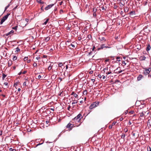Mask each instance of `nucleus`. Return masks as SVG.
Returning <instances> with one entry per match:
<instances>
[{
	"label": "nucleus",
	"mask_w": 151,
	"mask_h": 151,
	"mask_svg": "<svg viewBox=\"0 0 151 151\" xmlns=\"http://www.w3.org/2000/svg\"><path fill=\"white\" fill-rule=\"evenodd\" d=\"M9 14H8L3 17L1 20L0 24H2V23L5 21V20L7 19Z\"/></svg>",
	"instance_id": "obj_1"
},
{
	"label": "nucleus",
	"mask_w": 151,
	"mask_h": 151,
	"mask_svg": "<svg viewBox=\"0 0 151 151\" xmlns=\"http://www.w3.org/2000/svg\"><path fill=\"white\" fill-rule=\"evenodd\" d=\"M81 115V114H78L77 116L74 119V120L75 121L79 122L80 120Z\"/></svg>",
	"instance_id": "obj_2"
},
{
	"label": "nucleus",
	"mask_w": 151,
	"mask_h": 151,
	"mask_svg": "<svg viewBox=\"0 0 151 151\" xmlns=\"http://www.w3.org/2000/svg\"><path fill=\"white\" fill-rule=\"evenodd\" d=\"M29 20L27 19H26L25 20H23L22 22V25L23 26H25L27 24Z\"/></svg>",
	"instance_id": "obj_3"
},
{
	"label": "nucleus",
	"mask_w": 151,
	"mask_h": 151,
	"mask_svg": "<svg viewBox=\"0 0 151 151\" xmlns=\"http://www.w3.org/2000/svg\"><path fill=\"white\" fill-rule=\"evenodd\" d=\"M97 103L96 102H95L91 104L89 108L91 109H92L96 107L97 106V105H96Z\"/></svg>",
	"instance_id": "obj_4"
},
{
	"label": "nucleus",
	"mask_w": 151,
	"mask_h": 151,
	"mask_svg": "<svg viewBox=\"0 0 151 151\" xmlns=\"http://www.w3.org/2000/svg\"><path fill=\"white\" fill-rule=\"evenodd\" d=\"M54 5V4H50V5H48L45 8V9L46 10H47L48 9H50L51 8L53 5Z\"/></svg>",
	"instance_id": "obj_5"
},
{
	"label": "nucleus",
	"mask_w": 151,
	"mask_h": 151,
	"mask_svg": "<svg viewBox=\"0 0 151 151\" xmlns=\"http://www.w3.org/2000/svg\"><path fill=\"white\" fill-rule=\"evenodd\" d=\"M99 39L102 42H104L106 40L104 37H102L101 36H100L99 37Z\"/></svg>",
	"instance_id": "obj_6"
},
{
	"label": "nucleus",
	"mask_w": 151,
	"mask_h": 151,
	"mask_svg": "<svg viewBox=\"0 0 151 151\" xmlns=\"http://www.w3.org/2000/svg\"><path fill=\"white\" fill-rule=\"evenodd\" d=\"M105 47L108 48H110V47H108L105 46V45L104 44H102L101 45V49H103Z\"/></svg>",
	"instance_id": "obj_7"
},
{
	"label": "nucleus",
	"mask_w": 151,
	"mask_h": 151,
	"mask_svg": "<svg viewBox=\"0 0 151 151\" xmlns=\"http://www.w3.org/2000/svg\"><path fill=\"white\" fill-rule=\"evenodd\" d=\"M150 73V71L147 70L146 69L144 72V73L145 75H147Z\"/></svg>",
	"instance_id": "obj_8"
},
{
	"label": "nucleus",
	"mask_w": 151,
	"mask_h": 151,
	"mask_svg": "<svg viewBox=\"0 0 151 151\" xmlns=\"http://www.w3.org/2000/svg\"><path fill=\"white\" fill-rule=\"evenodd\" d=\"M12 64V62L11 60H9L8 62L9 66H10Z\"/></svg>",
	"instance_id": "obj_9"
},
{
	"label": "nucleus",
	"mask_w": 151,
	"mask_h": 151,
	"mask_svg": "<svg viewBox=\"0 0 151 151\" xmlns=\"http://www.w3.org/2000/svg\"><path fill=\"white\" fill-rule=\"evenodd\" d=\"M50 39V38L49 37H47L45 39V41L46 42H47L49 41Z\"/></svg>",
	"instance_id": "obj_10"
},
{
	"label": "nucleus",
	"mask_w": 151,
	"mask_h": 151,
	"mask_svg": "<svg viewBox=\"0 0 151 151\" xmlns=\"http://www.w3.org/2000/svg\"><path fill=\"white\" fill-rule=\"evenodd\" d=\"M37 1L40 4H43L44 3V2L42 1L41 0H37Z\"/></svg>",
	"instance_id": "obj_11"
},
{
	"label": "nucleus",
	"mask_w": 151,
	"mask_h": 151,
	"mask_svg": "<svg viewBox=\"0 0 151 151\" xmlns=\"http://www.w3.org/2000/svg\"><path fill=\"white\" fill-rule=\"evenodd\" d=\"M72 124H68L67 125V127L68 128H70L71 127H72Z\"/></svg>",
	"instance_id": "obj_12"
},
{
	"label": "nucleus",
	"mask_w": 151,
	"mask_h": 151,
	"mask_svg": "<svg viewBox=\"0 0 151 151\" xmlns=\"http://www.w3.org/2000/svg\"><path fill=\"white\" fill-rule=\"evenodd\" d=\"M49 20V19H47L44 22V23L43 24L46 25L47 22H48V21Z\"/></svg>",
	"instance_id": "obj_13"
},
{
	"label": "nucleus",
	"mask_w": 151,
	"mask_h": 151,
	"mask_svg": "<svg viewBox=\"0 0 151 151\" xmlns=\"http://www.w3.org/2000/svg\"><path fill=\"white\" fill-rule=\"evenodd\" d=\"M142 77V75H139L137 78L138 80H140Z\"/></svg>",
	"instance_id": "obj_14"
},
{
	"label": "nucleus",
	"mask_w": 151,
	"mask_h": 151,
	"mask_svg": "<svg viewBox=\"0 0 151 151\" xmlns=\"http://www.w3.org/2000/svg\"><path fill=\"white\" fill-rule=\"evenodd\" d=\"M63 64L62 63H60L58 64L59 66L60 67H61L63 66Z\"/></svg>",
	"instance_id": "obj_15"
},
{
	"label": "nucleus",
	"mask_w": 151,
	"mask_h": 151,
	"mask_svg": "<svg viewBox=\"0 0 151 151\" xmlns=\"http://www.w3.org/2000/svg\"><path fill=\"white\" fill-rule=\"evenodd\" d=\"M17 57L16 56H14L13 58V60H15L17 59Z\"/></svg>",
	"instance_id": "obj_16"
},
{
	"label": "nucleus",
	"mask_w": 151,
	"mask_h": 151,
	"mask_svg": "<svg viewBox=\"0 0 151 151\" xmlns=\"http://www.w3.org/2000/svg\"><path fill=\"white\" fill-rule=\"evenodd\" d=\"M6 75L4 74H3V77H2V79L3 80H4V78L6 77Z\"/></svg>",
	"instance_id": "obj_17"
},
{
	"label": "nucleus",
	"mask_w": 151,
	"mask_h": 151,
	"mask_svg": "<svg viewBox=\"0 0 151 151\" xmlns=\"http://www.w3.org/2000/svg\"><path fill=\"white\" fill-rule=\"evenodd\" d=\"M125 137V135L124 134H122L121 135V138L124 139Z\"/></svg>",
	"instance_id": "obj_18"
},
{
	"label": "nucleus",
	"mask_w": 151,
	"mask_h": 151,
	"mask_svg": "<svg viewBox=\"0 0 151 151\" xmlns=\"http://www.w3.org/2000/svg\"><path fill=\"white\" fill-rule=\"evenodd\" d=\"M150 45H148V46H147V50H150Z\"/></svg>",
	"instance_id": "obj_19"
},
{
	"label": "nucleus",
	"mask_w": 151,
	"mask_h": 151,
	"mask_svg": "<svg viewBox=\"0 0 151 151\" xmlns=\"http://www.w3.org/2000/svg\"><path fill=\"white\" fill-rule=\"evenodd\" d=\"M28 60V57H25L24 59V61L27 60Z\"/></svg>",
	"instance_id": "obj_20"
},
{
	"label": "nucleus",
	"mask_w": 151,
	"mask_h": 151,
	"mask_svg": "<svg viewBox=\"0 0 151 151\" xmlns=\"http://www.w3.org/2000/svg\"><path fill=\"white\" fill-rule=\"evenodd\" d=\"M9 150L11 151H16V150L15 149H13L12 148H10L9 149Z\"/></svg>",
	"instance_id": "obj_21"
},
{
	"label": "nucleus",
	"mask_w": 151,
	"mask_h": 151,
	"mask_svg": "<svg viewBox=\"0 0 151 151\" xmlns=\"http://www.w3.org/2000/svg\"><path fill=\"white\" fill-rule=\"evenodd\" d=\"M14 32V31L13 30H12L11 31H10L8 33V35L10 34H12Z\"/></svg>",
	"instance_id": "obj_22"
},
{
	"label": "nucleus",
	"mask_w": 151,
	"mask_h": 151,
	"mask_svg": "<svg viewBox=\"0 0 151 151\" xmlns=\"http://www.w3.org/2000/svg\"><path fill=\"white\" fill-rule=\"evenodd\" d=\"M52 69V67L51 65H50L48 68V69L49 70H50Z\"/></svg>",
	"instance_id": "obj_23"
},
{
	"label": "nucleus",
	"mask_w": 151,
	"mask_h": 151,
	"mask_svg": "<svg viewBox=\"0 0 151 151\" xmlns=\"http://www.w3.org/2000/svg\"><path fill=\"white\" fill-rule=\"evenodd\" d=\"M37 64L35 63H34L33 64V66L34 67H37Z\"/></svg>",
	"instance_id": "obj_24"
},
{
	"label": "nucleus",
	"mask_w": 151,
	"mask_h": 151,
	"mask_svg": "<svg viewBox=\"0 0 151 151\" xmlns=\"http://www.w3.org/2000/svg\"><path fill=\"white\" fill-rule=\"evenodd\" d=\"M148 151H151V148L150 147H147Z\"/></svg>",
	"instance_id": "obj_25"
},
{
	"label": "nucleus",
	"mask_w": 151,
	"mask_h": 151,
	"mask_svg": "<svg viewBox=\"0 0 151 151\" xmlns=\"http://www.w3.org/2000/svg\"><path fill=\"white\" fill-rule=\"evenodd\" d=\"M17 27H18L17 26H16L14 27H13L12 29H14L16 30L17 29Z\"/></svg>",
	"instance_id": "obj_26"
},
{
	"label": "nucleus",
	"mask_w": 151,
	"mask_h": 151,
	"mask_svg": "<svg viewBox=\"0 0 151 151\" xmlns=\"http://www.w3.org/2000/svg\"><path fill=\"white\" fill-rule=\"evenodd\" d=\"M73 96L74 97L76 98H77L78 97V95L76 93H75V94H74V95Z\"/></svg>",
	"instance_id": "obj_27"
},
{
	"label": "nucleus",
	"mask_w": 151,
	"mask_h": 151,
	"mask_svg": "<svg viewBox=\"0 0 151 151\" xmlns=\"http://www.w3.org/2000/svg\"><path fill=\"white\" fill-rule=\"evenodd\" d=\"M117 60L118 61H120V58H119V57H117Z\"/></svg>",
	"instance_id": "obj_28"
},
{
	"label": "nucleus",
	"mask_w": 151,
	"mask_h": 151,
	"mask_svg": "<svg viewBox=\"0 0 151 151\" xmlns=\"http://www.w3.org/2000/svg\"><path fill=\"white\" fill-rule=\"evenodd\" d=\"M9 4L5 8V10H6L9 7Z\"/></svg>",
	"instance_id": "obj_29"
},
{
	"label": "nucleus",
	"mask_w": 151,
	"mask_h": 151,
	"mask_svg": "<svg viewBox=\"0 0 151 151\" xmlns=\"http://www.w3.org/2000/svg\"><path fill=\"white\" fill-rule=\"evenodd\" d=\"M63 12V10H61L60 11V14H62Z\"/></svg>",
	"instance_id": "obj_30"
},
{
	"label": "nucleus",
	"mask_w": 151,
	"mask_h": 151,
	"mask_svg": "<svg viewBox=\"0 0 151 151\" xmlns=\"http://www.w3.org/2000/svg\"><path fill=\"white\" fill-rule=\"evenodd\" d=\"M146 113V112L145 111H143L142 112V113L143 114V115H145V116Z\"/></svg>",
	"instance_id": "obj_31"
},
{
	"label": "nucleus",
	"mask_w": 151,
	"mask_h": 151,
	"mask_svg": "<svg viewBox=\"0 0 151 151\" xmlns=\"http://www.w3.org/2000/svg\"><path fill=\"white\" fill-rule=\"evenodd\" d=\"M146 113L145 116H147L148 115V114L149 113V112H148V111H146Z\"/></svg>",
	"instance_id": "obj_32"
},
{
	"label": "nucleus",
	"mask_w": 151,
	"mask_h": 151,
	"mask_svg": "<svg viewBox=\"0 0 151 151\" xmlns=\"http://www.w3.org/2000/svg\"><path fill=\"white\" fill-rule=\"evenodd\" d=\"M102 76V78L103 79H105L106 78V76H104V75H103Z\"/></svg>",
	"instance_id": "obj_33"
},
{
	"label": "nucleus",
	"mask_w": 151,
	"mask_h": 151,
	"mask_svg": "<svg viewBox=\"0 0 151 151\" xmlns=\"http://www.w3.org/2000/svg\"><path fill=\"white\" fill-rule=\"evenodd\" d=\"M111 73V71H109V72H108V73H106V74L107 75H108V74H110Z\"/></svg>",
	"instance_id": "obj_34"
},
{
	"label": "nucleus",
	"mask_w": 151,
	"mask_h": 151,
	"mask_svg": "<svg viewBox=\"0 0 151 151\" xmlns=\"http://www.w3.org/2000/svg\"><path fill=\"white\" fill-rule=\"evenodd\" d=\"M70 46H71L73 47H75V45L72 44H71Z\"/></svg>",
	"instance_id": "obj_35"
},
{
	"label": "nucleus",
	"mask_w": 151,
	"mask_h": 151,
	"mask_svg": "<svg viewBox=\"0 0 151 151\" xmlns=\"http://www.w3.org/2000/svg\"><path fill=\"white\" fill-rule=\"evenodd\" d=\"M75 93L74 92H72L71 93V95H74V94H75Z\"/></svg>",
	"instance_id": "obj_36"
},
{
	"label": "nucleus",
	"mask_w": 151,
	"mask_h": 151,
	"mask_svg": "<svg viewBox=\"0 0 151 151\" xmlns=\"http://www.w3.org/2000/svg\"><path fill=\"white\" fill-rule=\"evenodd\" d=\"M77 103V101H75V102H73L72 103V104H76V103Z\"/></svg>",
	"instance_id": "obj_37"
},
{
	"label": "nucleus",
	"mask_w": 151,
	"mask_h": 151,
	"mask_svg": "<svg viewBox=\"0 0 151 151\" xmlns=\"http://www.w3.org/2000/svg\"><path fill=\"white\" fill-rule=\"evenodd\" d=\"M41 78V76L40 75H39L38 76V79H40Z\"/></svg>",
	"instance_id": "obj_38"
},
{
	"label": "nucleus",
	"mask_w": 151,
	"mask_h": 151,
	"mask_svg": "<svg viewBox=\"0 0 151 151\" xmlns=\"http://www.w3.org/2000/svg\"><path fill=\"white\" fill-rule=\"evenodd\" d=\"M120 69V68L119 67L116 70H114V71H116L118 70H119V69Z\"/></svg>",
	"instance_id": "obj_39"
},
{
	"label": "nucleus",
	"mask_w": 151,
	"mask_h": 151,
	"mask_svg": "<svg viewBox=\"0 0 151 151\" xmlns=\"http://www.w3.org/2000/svg\"><path fill=\"white\" fill-rule=\"evenodd\" d=\"M91 80L94 83V82L95 81V79H91Z\"/></svg>",
	"instance_id": "obj_40"
},
{
	"label": "nucleus",
	"mask_w": 151,
	"mask_h": 151,
	"mask_svg": "<svg viewBox=\"0 0 151 151\" xmlns=\"http://www.w3.org/2000/svg\"><path fill=\"white\" fill-rule=\"evenodd\" d=\"M122 64H123L124 65H125L126 64V63H125V61H123L122 62Z\"/></svg>",
	"instance_id": "obj_41"
},
{
	"label": "nucleus",
	"mask_w": 151,
	"mask_h": 151,
	"mask_svg": "<svg viewBox=\"0 0 151 151\" xmlns=\"http://www.w3.org/2000/svg\"><path fill=\"white\" fill-rule=\"evenodd\" d=\"M31 61L30 60H27V63H29Z\"/></svg>",
	"instance_id": "obj_42"
},
{
	"label": "nucleus",
	"mask_w": 151,
	"mask_h": 151,
	"mask_svg": "<svg viewBox=\"0 0 151 151\" xmlns=\"http://www.w3.org/2000/svg\"><path fill=\"white\" fill-rule=\"evenodd\" d=\"M122 72V70L119 71L118 72V73H120Z\"/></svg>",
	"instance_id": "obj_43"
},
{
	"label": "nucleus",
	"mask_w": 151,
	"mask_h": 151,
	"mask_svg": "<svg viewBox=\"0 0 151 151\" xmlns=\"http://www.w3.org/2000/svg\"><path fill=\"white\" fill-rule=\"evenodd\" d=\"M2 134V132L1 131H0V135H1Z\"/></svg>",
	"instance_id": "obj_44"
},
{
	"label": "nucleus",
	"mask_w": 151,
	"mask_h": 151,
	"mask_svg": "<svg viewBox=\"0 0 151 151\" xmlns=\"http://www.w3.org/2000/svg\"><path fill=\"white\" fill-rule=\"evenodd\" d=\"M17 51H20V49L18 48H17Z\"/></svg>",
	"instance_id": "obj_45"
},
{
	"label": "nucleus",
	"mask_w": 151,
	"mask_h": 151,
	"mask_svg": "<svg viewBox=\"0 0 151 151\" xmlns=\"http://www.w3.org/2000/svg\"><path fill=\"white\" fill-rule=\"evenodd\" d=\"M4 84L5 86H7V85H8V83H4Z\"/></svg>",
	"instance_id": "obj_46"
},
{
	"label": "nucleus",
	"mask_w": 151,
	"mask_h": 151,
	"mask_svg": "<svg viewBox=\"0 0 151 151\" xmlns=\"http://www.w3.org/2000/svg\"><path fill=\"white\" fill-rule=\"evenodd\" d=\"M23 85H24V86H26V82H24V83H23Z\"/></svg>",
	"instance_id": "obj_47"
},
{
	"label": "nucleus",
	"mask_w": 151,
	"mask_h": 151,
	"mask_svg": "<svg viewBox=\"0 0 151 151\" xmlns=\"http://www.w3.org/2000/svg\"><path fill=\"white\" fill-rule=\"evenodd\" d=\"M96 103H97L96 105H97V106H98L99 103V102H97V103L96 102Z\"/></svg>",
	"instance_id": "obj_48"
},
{
	"label": "nucleus",
	"mask_w": 151,
	"mask_h": 151,
	"mask_svg": "<svg viewBox=\"0 0 151 151\" xmlns=\"http://www.w3.org/2000/svg\"><path fill=\"white\" fill-rule=\"evenodd\" d=\"M41 9L42 11H44V10H43V6H42V7H41Z\"/></svg>",
	"instance_id": "obj_49"
},
{
	"label": "nucleus",
	"mask_w": 151,
	"mask_h": 151,
	"mask_svg": "<svg viewBox=\"0 0 151 151\" xmlns=\"http://www.w3.org/2000/svg\"><path fill=\"white\" fill-rule=\"evenodd\" d=\"M147 70H148L150 71H150H151V69L150 68H149L148 69H147Z\"/></svg>",
	"instance_id": "obj_50"
},
{
	"label": "nucleus",
	"mask_w": 151,
	"mask_h": 151,
	"mask_svg": "<svg viewBox=\"0 0 151 151\" xmlns=\"http://www.w3.org/2000/svg\"><path fill=\"white\" fill-rule=\"evenodd\" d=\"M40 57H37L36 58V59L37 60H38L39 59H40Z\"/></svg>",
	"instance_id": "obj_51"
},
{
	"label": "nucleus",
	"mask_w": 151,
	"mask_h": 151,
	"mask_svg": "<svg viewBox=\"0 0 151 151\" xmlns=\"http://www.w3.org/2000/svg\"><path fill=\"white\" fill-rule=\"evenodd\" d=\"M70 106H69L68 108V109L69 110L70 109Z\"/></svg>",
	"instance_id": "obj_52"
},
{
	"label": "nucleus",
	"mask_w": 151,
	"mask_h": 151,
	"mask_svg": "<svg viewBox=\"0 0 151 151\" xmlns=\"http://www.w3.org/2000/svg\"><path fill=\"white\" fill-rule=\"evenodd\" d=\"M112 128V126H109V128L110 129H111Z\"/></svg>",
	"instance_id": "obj_53"
},
{
	"label": "nucleus",
	"mask_w": 151,
	"mask_h": 151,
	"mask_svg": "<svg viewBox=\"0 0 151 151\" xmlns=\"http://www.w3.org/2000/svg\"><path fill=\"white\" fill-rule=\"evenodd\" d=\"M98 76L100 78H101V76L100 75H99Z\"/></svg>",
	"instance_id": "obj_54"
},
{
	"label": "nucleus",
	"mask_w": 151,
	"mask_h": 151,
	"mask_svg": "<svg viewBox=\"0 0 151 151\" xmlns=\"http://www.w3.org/2000/svg\"><path fill=\"white\" fill-rule=\"evenodd\" d=\"M127 112H128L127 111H126V112H125V113H125V114H127Z\"/></svg>",
	"instance_id": "obj_55"
},
{
	"label": "nucleus",
	"mask_w": 151,
	"mask_h": 151,
	"mask_svg": "<svg viewBox=\"0 0 151 151\" xmlns=\"http://www.w3.org/2000/svg\"><path fill=\"white\" fill-rule=\"evenodd\" d=\"M68 68V65H66V69H67Z\"/></svg>",
	"instance_id": "obj_56"
},
{
	"label": "nucleus",
	"mask_w": 151,
	"mask_h": 151,
	"mask_svg": "<svg viewBox=\"0 0 151 151\" xmlns=\"http://www.w3.org/2000/svg\"><path fill=\"white\" fill-rule=\"evenodd\" d=\"M46 122L47 124H48L49 122V121H46Z\"/></svg>",
	"instance_id": "obj_57"
},
{
	"label": "nucleus",
	"mask_w": 151,
	"mask_h": 151,
	"mask_svg": "<svg viewBox=\"0 0 151 151\" xmlns=\"http://www.w3.org/2000/svg\"><path fill=\"white\" fill-rule=\"evenodd\" d=\"M102 9L103 10H105V9L104 8V7H102Z\"/></svg>",
	"instance_id": "obj_58"
},
{
	"label": "nucleus",
	"mask_w": 151,
	"mask_h": 151,
	"mask_svg": "<svg viewBox=\"0 0 151 151\" xmlns=\"http://www.w3.org/2000/svg\"><path fill=\"white\" fill-rule=\"evenodd\" d=\"M20 88H19L18 89V91H20Z\"/></svg>",
	"instance_id": "obj_59"
},
{
	"label": "nucleus",
	"mask_w": 151,
	"mask_h": 151,
	"mask_svg": "<svg viewBox=\"0 0 151 151\" xmlns=\"http://www.w3.org/2000/svg\"><path fill=\"white\" fill-rule=\"evenodd\" d=\"M21 73H22L21 72H20L19 73L18 75H20L21 74Z\"/></svg>",
	"instance_id": "obj_60"
},
{
	"label": "nucleus",
	"mask_w": 151,
	"mask_h": 151,
	"mask_svg": "<svg viewBox=\"0 0 151 151\" xmlns=\"http://www.w3.org/2000/svg\"><path fill=\"white\" fill-rule=\"evenodd\" d=\"M126 57H123V58L124 59V60H126Z\"/></svg>",
	"instance_id": "obj_61"
},
{
	"label": "nucleus",
	"mask_w": 151,
	"mask_h": 151,
	"mask_svg": "<svg viewBox=\"0 0 151 151\" xmlns=\"http://www.w3.org/2000/svg\"><path fill=\"white\" fill-rule=\"evenodd\" d=\"M26 73V72L25 71H24V72H23V74H25V73Z\"/></svg>",
	"instance_id": "obj_62"
},
{
	"label": "nucleus",
	"mask_w": 151,
	"mask_h": 151,
	"mask_svg": "<svg viewBox=\"0 0 151 151\" xmlns=\"http://www.w3.org/2000/svg\"><path fill=\"white\" fill-rule=\"evenodd\" d=\"M123 119L122 118L120 119L121 121L122 120H123Z\"/></svg>",
	"instance_id": "obj_63"
},
{
	"label": "nucleus",
	"mask_w": 151,
	"mask_h": 151,
	"mask_svg": "<svg viewBox=\"0 0 151 151\" xmlns=\"http://www.w3.org/2000/svg\"><path fill=\"white\" fill-rule=\"evenodd\" d=\"M13 68H14V69H15V68H16V67H15L14 66Z\"/></svg>",
	"instance_id": "obj_64"
}]
</instances>
